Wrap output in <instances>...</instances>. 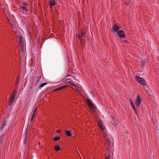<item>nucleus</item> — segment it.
I'll use <instances>...</instances> for the list:
<instances>
[{"instance_id": "nucleus-8", "label": "nucleus", "mask_w": 159, "mask_h": 159, "mask_svg": "<svg viewBox=\"0 0 159 159\" xmlns=\"http://www.w3.org/2000/svg\"><path fill=\"white\" fill-rule=\"evenodd\" d=\"M130 102L131 103V104L132 105V107L133 108V109L134 110V111L135 113L136 114H138V111H137L136 109L135 108V105L133 102L131 100V99H130Z\"/></svg>"}, {"instance_id": "nucleus-29", "label": "nucleus", "mask_w": 159, "mask_h": 159, "mask_svg": "<svg viewBox=\"0 0 159 159\" xmlns=\"http://www.w3.org/2000/svg\"><path fill=\"white\" fill-rule=\"evenodd\" d=\"M83 35H84V36H83V39H85V38L86 37V35L85 34H83Z\"/></svg>"}, {"instance_id": "nucleus-10", "label": "nucleus", "mask_w": 159, "mask_h": 159, "mask_svg": "<svg viewBox=\"0 0 159 159\" xmlns=\"http://www.w3.org/2000/svg\"><path fill=\"white\" fill-rule=\"evenodd\" d=\"M103 134L104 135V137H105V139H106V142H107V144H108L109 145H110L111 141H110V140L109 139H108L107 138V139H106V134L105 132H103Z\"/></svg>"}, {"instance_id": "nucleus-33", "label": "nucleus", "mask_w": 159, "mask_h": 159, "mask_svg": "<svg viewBox=\"0 0 159 159\" xmlns=\"http://www.w3.org/2000/svg\"><path fill=\"white\" fill-rule=\"evenodd\" d=\"M39 82V80H38V82H37V83H38Z\"/></svg>"}, {"instance_id": "nucleus-21", "label": "nucleus", "mask_w": 159, "mask_h": 159, "mask_svg": "<svg viewBox=\"0 0 159 159\" xmlns=\"http://www.w3.org/2000/svg\"><path fill=\"white\" fill-rule=\"evenodd\" d=\"M60 139V137L58 136L55 137L54 138L53 140L55 141H58Z\"/></svg>"}, {"instance_id": "nucleus-14", "label": "nucleus", "mask_w": 159, "mask_h": 159, "mask_svg": "<svg viewBox=\"0 0 159 159\" xmlns=\"http://www.w3.org/2000/svg\"><path fill=\"white\" fill-rule=\"evenodd\" d=\"M65 133L67 136H70L71 135V134L70 131L66 129L65 131Z\"/></svg>"}, {"instance_id": "nucleus-5", "label": "nucleus", "mask_w": 159, "mask_h": 159, "mask_svg": "<svg viewBox=\"0 0 159 159\" xmlns=\"http://www.w3.org/2000/svg\"><path fill=\"white\" fill-rule=\"evenodd\" d=\"M70 84L73 86L72 87V88L77 91H80L81 90L80 87L79 86L76 85L70 82Z\"/></svg>"}, {"instance_id": "nucleus-27", "label": "nucleus", "mask_w": 159, "mask_h": 159, "mask_svg": "<svg viewBox=\"0 0 159 159\" xmlns=\"http://www.w3.org/2000/svg\"><path fill=\"white\" fill-rule=\"evenodd\" d=\"M37 107L36 106L35 107V109H34V111H32V113H34H34L35 114V112L36 111H37Z\"/></svg>"}, {"instance_id": "nucleus-16", "label": "nucleus", "mask_w": 159, "mask_h": 159, "mask_svg": "<svg viewBox=\"0 0 159 159\" xmlns=\"http://www.w3.org/2000/svg\"><path fill=\"white\" fill-rule=\"evenodd\" d=\"M6 122L5 121V120H4L3 121V122H2V125L1 126V129L3 128L4 127L6 126Z\"/></svg>"}, {"instance_id": "nucleus-12", "label": "nucleus", "mask_w": 159, "mask_h": 159, "mask_svg": "<svg viewBox=\"0 0 159 159\" xmlns=\"http://www.w3.org/2000/svg\"><path fill=\"white\" fill-rule=\"evenodd\" d=\"M55 0H52L49 1L50 7L51 8L55 4Z\"/></svg>"}, {"instance_id": "nucleus-32", "label": "nucleus", "mask_w": 159, "mask_h": 159, "mask_svg": "<svg viewBox=\"0 0 159 159\" xmlns=\"http://www.w3.org/2000/svg\"><path fill=\"white\" fill-rule=\"evenodd\" d=\"M23 4L24 5H26V3H25V2H24L23 3Z\"/></svg>"}, {"instance_id": "nucleus-35", "label": "nucleus", "mask_w": 159, "mask_h": 159, "mask_svg": "<svg viewBox=\"0 0 159 159\" xmlns=\"http://www.w3.org/2000/svg\"><path fill=\"white\" fill-rule=\"evenodd\" d=\"M65 80V79H63V81H64V80Z\"/></svg>"}, {"instance_id": "nucleus-30", "label": "nucleus", "mask_w": 159, "mask_h": 159, "mask_svg": "<svg viewBox=\"0 0 159 159\" xmlns=\"http://www.w3.org/2000/svg\"><path fill=\"white\" fill-rule=\"evenodd\" d=\"M70 74H69V75H66V77H68V76H70Z\"/></svg>"}, {"instance_id": "nucleus-13", "label": "nucleus", "mask_w": 159, "mask_h": 159, "mask_svg": "<svg viewBox=\"0 0 159 159\" xmlns=\"http://www.w3.org/2000/svg\"><path fill=\"white\" fill-rule=\"evenodd\" d=\"M15 97L14 96H11L9 99V105H10L13 102Z\"/></svg>"}, {"instance_id": "nucleus-9", "label": "nucleus", "mask_w": 159, "mask_h": 159, "mask_svg": "<svg viewBox=\"0 0 159 159\" xmlns=\"http://www.w3.org/2000/svg\"><path fill=\"white\" fill-rule=\"evenodd\" d=\"M113 31L115 32H117L118 31L119 29V27H118L115 24L113 26Z\"/></svg>"}, {"instance_id": "nucleus-31", "label": "nucleus", "mask_w": 159, "mask_h": 159, "mask_svg": "<svg viewBox=\"0 0 159 159\" xmlns=\"http://www.w3.org/2000/svg\"><path fill=\"white\" fill-rule=\"evenodd\" d=\"M66 129H67V130H69V127H67Z\"/></svg>"}, {"instance_id": "nucleus-20", "label": "nucleus", "mask_w": 159, "mask_h": 159, "mask_svg": "<svg viewBox=\"0 0 159 159\" xmlns=\"http://www.w3.org/2000/svg\"><path fill=\"white\" fill-rule=\"evenodd\" d=\"M47 83H42L39 86V88H41L44 86H45V85H46Z\"/></svg>"}, {"instance_id": "nucleus-28", "label": "nucleus", "mask_w": 159, "mask_h": 159, "mask_svg": "<svg viewBox=\"0 0 159 159\" xmlns=\"http://www.w3.org/2000/svg\"><path fill=\"white\" fill-rule=\"evenodd\" d=\"M60 130L59 129H58V130H57V133H60Z\"/></svg>"}, {"instance_id": "nucleus-7", "label": "nucleus", "mask_w": 159, "mask_h": 159, "mask_svg": "<svg viewBox=\"0 0 159 159\" xmlns=\"http://www.w3.org/2000/svg\"><path fill=\"white\" fill-rule=\"evenodd\" d=\"M117 34L121 38H124L125 36L124 32L122 30L118 31Z\"/></svg>"}, {"instance_id": "nucleus-15", "label": "nucleus", "mask_w": 159, "mask_h": 159, "mask_svg": "<svg viewBox=\"0 0 159 159\" xmlns=\"http://www.w3.org/2000/svg\"><path fill=\"white\" fill-rule=\"evenodd\" d=\"M67 86V85L66 84L65 85L63 86H61L60 87L54 89L53 91H57V90H60L65 87H66Z\"/></svg>"}, {"instance_id": "nucleus-1", "label": "nucleus", "mask_w": 159, "mask_h": 159, "mask_svg": "<svg viewBox=\"0 0 159 159\" xmlns=\"http://www.w3.org/2000/svg\"><path fill=\"white\" fill-rule=\"evenodd\" d=\"M135 78V80L137 81L139 84L143 85H146V82L143 79L137 76H136Z\"/></svg>"}, {"instance_id": "nucleus-2", "label": "nucleus", "mask_w": 159, "mask_h": 159, "mask_svg": "<svg viewBox=\"0 0 159 159\" xmlns=\"http://www.w3.org/2000/svg\"><path fill=\"white\" fill-rule=\"evenodd\" d=\"M142 101L139 94H138L137 98L135 100V102L136 106L139 107Z\"/></svg>"}, {"instance_id": "nucleus-6", "label": "nucleus", "mask_w": 159, "mask_h": 159, "mask_svg": "<svg viewBox=\"0 0 159 159\" xmlns=\"http://www.w3.org/2000/svg\"><path fill=\"white\" fill-rule=\"evenodd\" d=\"M98 125L102 130H105V126L101 120H100L98 122Z\"/></svg>"}, {"instance_id": "nucleus-26", "label": "nucleus", "mask_w": 159, "mask_h": 159, "mask_svg": "<svg viewBox=\"0 0 159 159\" xmlns=\"http://www.w3.org/2000/svg\"><path fill=\"white\" fill-rule=\"evenodd\" d=\"M110 155L109 154L107 157H106L105 159H110Z\"/></svg>"}, {"instance_id": "nucleus-25", "label": "nucleus", "mask_w": 159, "mask_h": 159, "mask_svg": "<svg viewBox=\"0 0 159 159\" xmlns=\"http://www.w3.org/2000/svg\"><path fill=\"white\" fill-rule=\"evenodd\" d=\"M19 53H20H20H21V54H24V50H20V52H19Z\"/></svg>"}, {"instance_id": "nucleus-18", "label": "nucleus", "mask_w": 159, "mask_h": 159, "mask_svg": "<svg viewBox=\"0 0 159 159\" xmlns=\"http://www.w3.org/2000/svg\"><path fill=\"white\" fill-rule=\"evenodd\" d=\"M27 131H26L25 132V134L24 135H23V137H24V139L25 142V141H26V139H27Z\"/></svg>"}, {"instance_id": "nucleus-4", "label": "nucleus", "mask_w": 159, "mask_h": 159, "mask_svg": "<svg viewBox=\"0 0 159 159\" xmlns=\"http://www.w3.org/2000/svg\"><path fill=\"white\" fill-rule=\"evenodd\" d=\"M86 102L89 107L92 110H94V107L92 103L91 100L89 99H87Z\"/></svg>"}, {"instance_id": "nucleus-22", "label": "nucleus", "mask_w": 159, "mask_h": 159, "mask_svg": "<svg viewBox=\"0 0 159 159\" xmlns=\"http://www.w3.org/2000/svg\"><path fill=\"white\" fill-rule=\"evenodd\" d=\"M17 91L15 90L14 91V92H13L12 95V96H14V97H15V96L16 95V93H17Z\"/></svg>"}, {"instance_id": "nucleus-34", "label": "nucleus", "mask_w": 159, "mask_h": 159, "mask_svg": "<svg viewBox=\"0 0 159 159\" xmlns=\"http://www.w3.org/2000/svg\"><path fill=\"white\" fill-rule=\"evenodd\" d=\"M65 80V79H63V81H64V80Z\"/></svg>"}, {"instance_id": "nucleus-19", "label": "nucleus", "mask_w": 159, "mask_h": 159, "mask_svg": "<svg viewBox=\"0 0 159 159\" xmlns=\"http://www.w3.org/2000/svg\"><path fill=\"white\" fill-rule=\"evenodd\" d=\"M35 114L34 113H32V114L31 115V118L30 119V120L31 122H32L34 117Z\"/></svg>"}, {"instance_id": "nucleus-3", "label": "nucleus", "mask_w": 159, "mask_h": 159, "mask_svg": "<svg viewBox=\"0 0 159 159\" xmlns=\"http://www.w3.org/2000/svg\"><path fill=\"white\" fill-rule=\"evenodd\" d=\"M18 38L19 40V43L20 49H21V50H24V41L22 38L20 36H19Z\"/></svg>"}, {"instance_id": "nucleus-23", "label": "nucleus", "mask_w": 159, "mask_h": 159, "mask_svg": "<svg viewBox=\"0 0 159 159\" xmlns=\"http://www.w3.org/2000/svg\"><path fill=\"white\" fill-rule=\"evenodd\" d=\"M21 8L23 10H24L25 11H27V9L26 7H21Z\"/></svg>"}, {"instance_id": "nucleus-17", "label": "nucleus", "mask_w": 159, "mask_h": 159, "mask_svg": "<svg viewBox=\"0 0 159 159\" xmlns=\"http://www.w3.org/2000/svg\"><path fill=\"white\" fill-rule=\"evenodd\" d=\"M83 36H84V35H83V34L81 33L78 35V37L79 39H83Z\"/></svg>"}, {"instance_id": "nucleus-11", "label": "nucleus", "mask_w": 159, "mask_h": 159, "mask_svg": "<svg viewBox=\"0 0 159 159\" xmlns=\"http://www.w3.org/2000/svg\"><path fill=\"white\" fill-rule=\"evenodd\" d=\"M61 149L59 145H56L54 147V150L56 152H58Z\"/></svg>"}, {"instance_id": "nucleus-24", "label": "nucleus", "mask_w": 159, "mask_h": 159, "mask_svg": "<svg viewBox=\"0 0 159 159\" xmlns=\"http://www.w3.org/2000/svg\"><path fill=\"white\" fill-rule=\"evenodd\" d=\"M141 64L143 65V66H144L145 64V61H141Z\"/></svg>"}]
</instances>
